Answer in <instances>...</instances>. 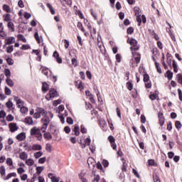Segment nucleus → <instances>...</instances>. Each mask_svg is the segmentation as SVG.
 I'll return each mask as SVG.
<instances>
[{
  "instance_id": "obj_36",
  "label": "nucleus",
  "mask_w": 182,
  "mask_h": 182,
  "mask_svg": "<svg viewBox=\"0 0 182 182\" xmlns=\"http://www.w3.org/2000/svg\"><path fill=\"white\" fill-rule=\"evenodd\" d=\"M77 28L82 31V32H85V28H83V24H82V22H78L77 24Z\"/></svg>"
},
{
  "instance_id": "obj_9",
  "label": "nucleus",
  "mask_w": 182,
  "mask_h": 182,
  "mask_svg": "<svg viewBox=\"0 0 182 182\" xmlns=\"http://www.w3.org/2000/svg\"><path fill=\"white\" fill-rule=\"evenodd\" d=\"M14 101L16 102L18 107H21L23 106V100L19 98V97H14Z\"/></svg>"
},
{
  "instance_id": "obj_43",
  "label": "nucleus",
  "mask_w": 182,
  "mask_h": 182,
  "mask_svg": "<svg viewBox=\"0 0 182 182\" xmlns=\"http://www.w3.org/2000/svg\"><path fill=\"white\" fill-rule=\"evenodd\" d=\"M182 124L181 122L180 121H176L175 122V127L178 130H180V128L181 127Z\"/></svg>"
},
{
  "instance_id": "obj_57",
  "label": "nucleus",
  "mask_w": 182,
  "mask_h": 182,
  "mask_svg": "<svg viewBox=\"0 0 182 182\" xmlns=\"http://www.w3.org/2000/svg\"><path fill=\"white\" fill-rule=\"evenodd\" d=\"M115 58L118 63H120V62H122V55L119 53L117 54Z\"/></svg>"
},
{
  "instance_id": "obj_27",
  "label": "nucleus",
  "mask_w": 182,
  "mask_h": 182,
  "mask_svg": "<svg viewBox=\"0 0 182 182\" xmlns=\"http://www.w3.org/2000/svg\"><path fill=\"white\" fill-rule=\"evenodd\" d=\"M19 158L21 160H26V159H28V154L26 152H22L20 154Z\"/></svg>"
},
{
  "instance_id": "obj_48",
  "label": "nucleus",
  "mask_w": 182,
  "mask_h": 182,
  "mask_svg": "<svg viewBox=\"0 0 182 182\" xmlns=\"http://www.w3.org/2000/svg\"><path fill=\"white\" fill-rule=\"evenodd\" d=\"M134 11H135V15L136 16H141V14H140V9L139 7L134 8Z\"/></svg>"
},
{
  "instance_id": "obj_46",
  "label": "nucleus",
  "mask_w": 182,
  "mask_h": 182,
  "mask_svg": "<svg viewBox=\"0 0 182 182\" xmlns=\"http://www.w3.org/2000/svg\"><path fill=\"white\" fill-rule=\"evenodd\" d=\"M153 179L154 182H161L160 181V178H159V176H157L156 173L153 175Z\"/></svg>"
},
{
  "instance_id": "obj_18",
  "label": "nucleus",
  "mask_w": 182,
  "mask_h": 182,
  "mask_svg": "<svg viewBox=\"0 0 182 182\" xmlns=\"http://www.w3.org/2000/svg\"><path fill=\"white\" fill-rule=\"evenodd\" d=\"M3 18H4V21L5 22L9 23V22H11V21H12V20L11 19V14H4V15L3 16Z\"/></svg>"
},
{
  "instance_id": "obj_11",
  "label": "nucleus",
  "mask_w": 182,
  "mask_h": 182,
  "mask_svg": "<svg viewBox=\"0 0 182 182\" xmlns=\"http://www.w3.org/2000/svg\"><path fill=\"white\" fill-rule=\"evenodd\" d=\"M48 178H50L52 182H59L60 180V178L54 176L53 173H48Z\"/></svg>"
},
{
  "instance_id": "obj_23",
  "label": "nucleus",
  "mask_w": 182,
  "mask_h": 182,
  "mask_svg": "<svg viewBox=\"0 0 182 182\" xmlns=\"http://www.w3.org/2000/svg\"><path fill=\"white\" fill-rule=\"evenodd\" d=\"M32 150H34V151L42 150V146L41 144H33L32 146Z\"/></svg>"
},
{
  "instance_id": "obj_50",
  "label": "nucleus",
  "mask_w": 182,
  "mask_h": 182,
  "mask_svg": "<svg viewBox=\"0 0 182 182\" xmlns=\"http://www.w3.org/2000/svg\"><path fill=\"white\" fill-rule=\"evenodd\" d=\"M6 117V112H5V111H4V110H1L0 111V119H5Z\"/></svg>"
},
{
  "instance_id": "obj_45",
  "label": "nucleus",
  "mask_w": 182,
  "mask_h": 182,
  "mask_svg": "<svg viewBox=\"0 0 182 182\" xmlns=\"http://www.w3.org/2000/svg\"><path fill=\"white\" fill-rule=\"evenodd\" d=\"M34 37L38 43H41V38H39V33H38V32L35 33Z\"/></svg>"
},
{
  "instance_id": "obj_20",
  "label": "nucleus",
  "mask_w": 182,
  "mask_h": 182,
  "mask_svg": "<svg viewBox=\"0 0 182 182\" xmlns=\"http://www.w3.org/2000/svg\"><path fill=\"white\" fill-rule=\"evenodd\" d=\"M18 109H20V112L21 113H22V114H25L26 113H28V107H25V106H21V107H18Z\"/></svg>"
},
{
  "instance_id": "obj_35",
  "label": "nucleus",
  "mask_w": 182,
  "mask_h": 182,
  "mask_svg": "<svg viewBox=\"0 0 182 182\" xmlns=\"http://www.w3.org/2000/svg\"><path fill=\"white\" fill-rule=\"evenodd\" d=\"M173 71L175 73H177L178 72V68H177V63H176V60H173Z\"/></svg>"
},
{
  "instance_id": "obj_16",
  "label": "nucleus",
  "mask_w": 182,
  "mask_h": 182,
  "mask_svg": "<svg viewBox=\"0 0 182 182\" xmlns=\"http://www.w3.org/2000/svg\"><path fill=\"white\" fill-rule=\"evenodd\" d=\"M0 174L1 177H5V176L6 175V169L5 168L4 166H1L0 167Z\"/></svg>"
},
{
  "instance_id": "obj_22",
  "label": "nucleus",
  "mask_w": 182,
  "mask_h": 182,
  "mask_svg": "<svg viewBox=\"0 0 182 182\" xmlns=\"http://www.w3.org/2000/svg\"><path fill=\"white\" fill-rule=\"evenodd\" d=\"M42 90L44 92H48L49 90V85L46 82H43V87H42Z\"/></svg>"
},
{
  "instance_id": "obj_26",
  "label": "nucleus",
  "mask_w": 182,
  "mask_h": 182,
  "mask_svg": "<svg viewBox=\"0 0 182 182\" xmlns=\"http://www.w3.org/2000/svg\"><path fill=\"white\" fill-rule=\"evenodd\" d=\"M6 83H7L8 86H10V87H14V81L11 78H6Z\"/></svg>"
},
{
  "instance_id": "obj_40",
  "label": "nucleus",
  "mask_w": 182,
  "mask_h": 182,
  "mask_svg": "<svg viewBox=\"0 0 182 182\" xmlns=\"http://www.w3.org/2000/svg\"><path fill=\"white\" fill-rule=\"evenodd\" d=\"M18 38L20 41H22L24 43H26V38H25V36H23V35L18 34Z\"/></svg>"
},
{
  "instance_id": "obj_25",
  "label": "nucleus",
  "mask_w": 182,
  "mask_h": 182,
  "mask_svg": "<svg viewBox=\"0 0 182 182\" xmlns=\"http://www.w3.org/2000/svg\"><path fill=\"white\" fill-rule=\"evenodd\" d=\"M26 164L27 166H31L33 164H35V161L32 159H28L26 160Z\"/></svg>"
},
{
  "instance_id": "obj_41",
  "label": "nucleus",
  "mask_w": 182,
  "mask_h": 182,
  "mask_svg": "<svg viewBox=\"0 0 182 182\" xmlns=\"http://www.w3.org/2000/svg\"><path fill=\"white\" fill-rule=\"evenodd\" d=\"M47 7L50 9L52 15H55V11L53 10V7L52 6V5H50V4H47Z\"/></svg>"
},
{
  "instance_id": "obj_59",
  "label": "nucleus",
  "mask_w": 182,
  "mask_h": 182,
  "mask_svg": "<svg viewBox=\"0 0 182 182\" xmlns=\"http://www.w3.org/2000/svg\"><path fill=\"white\" fill-rule=\"evenodd\" d=\"M108 140H109V143L112 144V143H114L116 139H114V136L110 135L109 136H108Z\"/></svg>"
},
{
  "instance_id": "obj_1",
  "label": "nucleus",
  "mask_w": 182,
  "mask_h": 182,
  "mask_svg": "<svg viewBox=\"0 0 182 182\" xmlns=\"http://www.w3.org/2000/svg\"><path fill=\"white\" fill-rule=\"evenodd\" d=\"M31 136H33L38 140V141H42L43 137L42 136V134L41 133V129L33 127L30 130Z\"/></svg>"
},
{
  "instance_id": "obj_49",
  "label": "nucleus",
  "mask_w": 182,
  "mask_h": 182,
  "mask_svg": "<svg viewBox=\"0 0 182 182\" xmlns=\"http://www.w3.org/2000/svg\"><path fill=\"white\" fill-rule=\"evenodd\" d=\"M134 32V28H133V27H129L127 30V33H128V35H132Z\"/></svg>"
},
{
  "instance_id": "obj_17",
  "label": "nucleus",
  "mask_w": 182,
  "mask_h": 182,
  "mask_svg": "<svg viewBox=\"0 0 182 182\" xmlns=\"http://www.w3.org/2000/svg\"><path fill=\"white\" fill-rule=\"evenodd\" d=\"M73 131L74 132L75 136H79V134H80V132L79 131V125L77 124L75 125Z\"/></svg>"
},
{
  "instance_id": "obj_61",
  "label": "nucleus",
  "mask_w": 182,
  "mask_h": 182,
  "mask_svg": "<svg viewBox=\"0 0 182 182\" xmlns=\"http://www.w3.org/2000/svg\"><path fill=\"white\" fill-rule=\"evenodd\" d=\"M17 173L18 174H22V173H25V169H23V168H22V167L18 168Z\"/></svg>"
},
{
  "instance_id": "obj_47",
  "label": "nucleus",
  "mask_w": 182,
  "mask_h": 182,
  "mask_svg": "<svg viewBox=\"0 0 182 182\" xmlns=\"http://www.w3.org/2000/svg\"><path fill=\"white\" fill-rule=\"evenodd\" d=\"M6 60L8 65H12L14 63V59L11 58H6Z\"/></svg>"
},
{
  "instance_id": "obj_4",
  "label": "nucleus",
  "mask_w": 182,
  "mask_h": 182,
  "mask_svg": "<svg viewBox=\"0 0 182 182\" xmlns=\"http://www.w3.org/2000/svg\"><path fill=\"white\" fill-rule=\"evenodd\" d=\"M127 43L131 45V50H139V46H137V41L134 38H131L127 41Z\"/></svg>"
},
{
  "instance_id": "obj_31",
  "label": "nucleus",
  "mask_w": 182,
  "mask_h": 182,
  "mask_svg": "<svg viewBox=\"0 0 182 182\" xmlns=\"http://www.w3.org/2000/svg\"><path fill=\"white\" fill-rule=\"evenodd\" d=\"M135 56H136V57L134 58V60H135L136 63V64L140 63V59H141V55H140V54L138 53H135Z\"/></svg>"
},
{
  "instance_id": "obj_29",
  "label": "nucleus",
  "mask_w": 182,
  "mask_h": 182,
  "mask_svg": "<svg viewBox=\"0 0 182 182\" xmlns=\"http://www.w3.org/2000/svg\"><path fill=\"white\" fill-rule=\"evenodd\" d=\"M4 93L5 95H6V96H11L12 91L11 90V89H9V87H5Z\"/></svg>"
},
{
  "instance_id": "obj_33",
  "label": "nucleus",
  "mask_w": 182,
  "mask_h": 182,
  "mask_svg": "<svg viewBox=\"0 0 182 182\" xmlns=\"http://www.w3.org/2000/svg\"><path fill=\"white\" fill-rule=\"evenodd\" d=\"M42 156H43V152L42 151H38L34 153L35 159H39V157H42Z\"/></svg>"
},
{
  "instance_id": "obj_8",
  "label": "nucleus",
  "mask_w": 182,
  "mask_h": 182,
  "mask_svg": "<svg viewBox=\"0 0 182 182\" xmlns=\"http://www.w3.org/2000/svg\"><path fill=\"white\" fill-rule=\"evenodd\" d=\"M16 139L18 140V141H23L26 139V133L25 132H21L18 134L16 136Z\"/></svg>"
},
{
  "instance_id": "obj_6",
  "label": "nucleus",
  "mask_w": 182,
  "mask_h": 182,
  "mask_svg": "<svg viewBox=\"0 0 182 182\" xmlns=\"http://www.w3.org/2000/svg\"><path fill=\"white\" fill-rule=\"evenodd\" d=\"M9 128L11 133H15L19 129V127L16 122H11L9 124Z\"/></svg>"
},
{
  "instance_id": "obj_38",
  "label": "nucleus",
  "mask_w": 182,
  "mask_h": 182,
  "mask_svg": "<svg viewBox=\"0 0 182 182\" xmlns=\"http://www.w3.org/2000/svg\"><path fill=\"white\" fill-rule=\"evenodd\" d=\"M127 87L128 90H133V84L132 83V81L127 82Z\"/></svg>"
},
{
  "instance_id": "obj_62",
  "label": "nucleus",
  "mask_w": 182,
  "mask_h": 182,
  "mask_svg": "<svg viewBox=\"0 0 182 182\" xmlns=\"http://www.w3.org/2000/svg\"><path fill=\"white\" fill-rule=\"evenodd\" d=\"M94 176L95 177H94L93 182H99V181H100V176L95 175Z\"/></svg>"
},
{
  "instance_id": "obj_28",
  "label": "nucleus",
  "mask_w": 182,
  "mask_h": 182,
  "mask_svg": "<svg viewBox=\"0 0 182 182\" xmlns=\"http://www.w3.org/2000/svg\"><path fill=\"white\" fill-rule=\"evenodd\" d=\"M44 139H46V140H51L52 139V134L49 132H45L43 134Z\"/></svg>"
},
{
  "instance_id": "obj_63",
  "label": "nucleus",
  "mask_w": 182,
  "mask_h": 182,
  "mask_svg": "<svg viewBox=\"0 0 182 182\" xmlns=\"http://www.w3.org/2000/svg\"><path fill=\"white\" fill-rule=\"evenodd\" d=\"M90 143H91L90 138L85 139V144H86V146H90Z\"/></svg>"
},
{
  "instance_id": "obj_10",
  "label": "nucleus",
  "mask_w": 182,
  "mask_h": 182,
  "mask_svg": "<svg viewBox=\"0 0 182 182\" xmlns=\"http://www.w3.org/2000/svg\"><path fill=\"white\" fill-rule=\"evenodd\" d=\"M0 37L4 39L6 38V33L4 31V23H0Z\"/></svg>"
},
{
  "instance_id": "obj_3",
  "label": "nucleus",
  "mask_w": 182,
  "mask_h": 182,
  "mask_svg": "<svg viewBox=\"0 0 182 182\" xmlns=\"http://www.w3.org/2000/svg\"><path fill=\"white\" fill-rule=\"evenodd\" d=\"M41 123H43V126L41 128V130L43 133L46 132V129H48V126H49V123H50V119L49 117L46 115L43 118L41 119Z\"/></svg>"
},
{
  "instance_id": "obj_30",
  "label": "nucleus",
  "mask_w": 182,
  "mask_h": 182,
  "mask_svg": "<svg viewBox=\"0 0 182 182\" xmlns=\"http://www.w3.org/2000/svg\"><path fill=\"white\" fill-rule=\"evenodd\" d=\"M166 75L168 80H171L173 79V72H171V70H168Z\"/></svg>"
},
{
  "instance_id": "obj_54",
  "label": "nucleus",
  "mask_w": 182,
  "mask_h": 182,
  "mask_svg": "<svg viewBox=\"0 0 182 182\" xmlns=\"http://www.w3.org/2000/svg\"><path fill=\"white\" fill-rule=\"evenodd\" d=\"M102 164L104 167H109V161L107 160H102Z\"/></svg>"
},
{
  "instance_id": "obj_24",
  "label": "nucleus",
  "mask_w": 182,
  "mask_h": 182,
  "mask_svg": "<svg viewBox=\"0 0 182 182\" xmlns=\"http://www.w3.org/2000/svg\"><path fill=\"white\" fill-rule=\"evenodd\" d=\"M4 75L6 77V79L11 78V70H9V68H6L4 70Z\"/></svg>"
},
{
  "instance_id": "obj_37",
  "label": "nucleus",
  "mask_w": 182,
  "mask_h": 182,
  "mask_svg": "<svg viewBox=\"0 0 182 182\" xmlns=\"http://www.w3.org/2000/svg\"><path fill=\"white\" fill-rule=\"evenodd\" d=\"M20 49H21V50H28V49H31V46H29V45H28V44H24V45H23V46L20 48Z\"/></svg>"
},
{
  "instance_id": "obj_51",
  "label": "nucleus",
  "mask_w": 182,
  "mask_h": 182,
  "mask_svg": "<svg viewBox=\"0 0 182 182\" xmlns=\"http://www.w3.org/2000/svg\"><path fill=\"white\" fill-rule=\"evenodd\" d=\"M14 119H15V117H14L12 114H9L6 116L7 122H14Z\"/></svg>"
},
{
  "instance_id": "obj_15",
  "label": "nucleus",
  "mask_w": 182,
  "mask_h": 182,
  "mask_svg": "<svg viewBox=\"0 0 182 182\" xmlns=\"http://www.w3.org/2000/svg\"><path fill=\"white\" fill-rule=\"evenodd\" d=\"M6 163L7 166H9V167H11L10 169H12V168H14V161H12L11 158H7Z\"/></svg>"
},
{
  "instance_id": "obj_60",
  "label": "nucleus",
  "mask_w": 182,
  "mask_h": 182,
  "mask_svg": "<svg viewBox=\"0 0 182 182\" xmlns=\"http://www.w3.org/2000/svg\"><path fill=\"white\" fill-rule=\"evenodd\" d=\"M60 103H62V100H57L53 101V106H57L58 105H60Z\"/></svg>"
},
{
  "instance_id": "obj_5",
  "label": "nucleus",
  "mask_w": 182,
  "mask_h": 182,
  "mask_svg": "<svg viewBox=\"0 0 182 182\" xmlns=\"http://www.w3.org/2000/svg\"><path fill=\"white\" fill-rule=\"evenodd\" d=\"M58 96V92H56V90L51 89L49 92V94L46 95V100H51V99H54V97H56Z\"/></svg>"
},
{
  "instance_id": "obj_2",
  "label": "nucleus",
  "mask_w": 182,
  "mask_h": 182,
  "mask_svg": "<svg viewBox=\"0 0 182 182\" xmlns=\"http://www.w3.org/2000/svg\"><path fill=\"white\" fill-rule=\"evenodd\" d=\"M41 116H43V117L48 116V112L42 107H37L33 117L34 119H41Z\"/></svg>"
},
{
  "instance_id": "obj_12",
  "label": "nucleus",
  "mask_w": 182,
  "mask_h": 182,
  "mask_svg": "<svg viewBox=\"0 0 182 182\" xmlns=\"http://www.w3.org/2000/svg\"><path fill=\"white\" fill-rule=\"evenodd\" d=\"M53 58H55L56 61L58 63H62V58H59V53L57 51H55L53 54Z\"/></svg>"
},
{
  "instance_id": "obj_13",
  "label": "nucleus",
  "mask_w": 182,
  "mask_h": 182,
  "mask_svg": "<svg viewBox=\"0 0 182 182\" xmlns=\"http://www.w3.org/2000/svg\"><path fill=\"white\" fill-rule=\"evenodd\" d=\"M24 122L26 123V124H33V119H32L31 117H27L25 118Z\"/></svg>"
},
{
  "instance_id": "obj_55",
  "label": "nucleus",
  "mask_w": 182,
  "mask_h": 182,
  "mask_svg": "<svg viewBox=\"0 0 182 182\" xmlns=\"http://www.w3.org/2000/svg\"><path fill=\"white\" fill-rule=\"evenodd\" d=\"M42 73L45 75L47 77H49L48 75H49V72L48 71V68H43Z\"/></svg>"
},
{
  "instance_id": "obj_39",
  "label": "nucleus",
  "mask_w": 182,
  "mask_h": 182,
  "mask_svg": "<svg viewBox=\"0 0 182 182\" xmlns=\"http://www.w3.org/2000/svg\"><path fill=\"white\" fill-rule=\"evenodd\" d=\"M58 117H59L62 124H64V123H65V117H63V114L59 113L58 114Z\"/></svg>"
},
{
  "instance_id": "obj_53",
  "label": "nucleus",
  "mask_w": 182,
  "mask_h": 182,
  "mask_svg": "<svg viewBox=\"0 0 182 182\" xmlns=\"http://www.w3.org/2000/svg\"><path fill=\"white\" fill-rule=\"evenodd\" d=\"M43 166H38L36 168L37 174H41L43 171Z\"/></svg>"
},
{
  "instance_id": "obj_42",
  "label": "nucleus",
  "mask_w": 182,
  "mask_h": 182,
  "mask_svg": "<svg viewBox=\"0 0 182 182\" xmlns=\"http://www.w3.org/2000/svg\"><path fill=\"white\" fill-rule=\"evenodd\" d=\"M155 66L156 68V70H157L158 73H161V68L160 67V63H155Z\"/></svg>"
},
{
  "instance_id": "obj_64",
  "label": "nucleus",
  "mask_w": 182,
  "mask_h": 182,
  "mask_svg": "<svg viewBox=\"0 0 182 182\" xmlns=\"http://www.w3.org/2000/svg\"><path fill=\"white\" fill-rule=\"evenodd\" d=\"M178 93L179 100L182 102V91L181 89H178Z\"/></svg>"
},
{
  "instance_id": "obj_56",
  "label": "nucleus",
  "mask_w": 182,
  "mask_h": 182,
  "mask_svg": "<svg viewBox=\"0 0 182 182\" xmlns=\"http://www.w3.org/2000/svg\"><path fill=\"white\" fill-rule=\"evenodd\" d=\"M6 107H8V109H11V107H12V106H14V103H12L11 101L9 100L6 103Z\"/></svg>"
},
{
  "instance_id": "obj_14",
  "label": "nucleus",
  "mask_w": 182,
  "mask_h": 182,
  "mask_svg": "<svg viewBox=\"0 0 182 182\" xmlns=\"http://www.w3.org/2000/svg\"><path fill=\"white\" fill-rule=\"evenodd\" d=\"M7 28H9V29L11 31V32H15V26L14 25V23L12 21H9L7 23Z\"/></svg>"
},
{
  "instance_id": "obj_52",
  "label": "nucleus",
  "mask_w": 182,
  "mask_h": 182,
  "mask_svg": "<svg viewBox=\"0 0 182 182\" xmlns=\"http://www.w3.org/2000/svg\"><path fill=\"white\" fill-rule=\"evenodd\" d=\"M159 97V95L157 94H152L149 95V98L151 100H156Z\"/></svg>"
},
{
  "instance_id": "obj_32",
  "label": "nucleus",
  "mask_w": 182,
  "mask_h": 182,
  "mask_svg": "<svg viewBox=\"0 0 182 182\" xmlns=\"http://www.w3.org/2000/svg\"><path fill=\"white\" fill-rule=\"evenodd\" d=\"M75 86L77 87V89H83V85L80 80L75 82Z\"/></svg>"
},
{
  "instance_id": "obj_58",
  "label": "nucleus",
  "mask_w": 182,
  "mask_h": 182,
  "mask_svg": "<svg viewBox=\"0 0 182 182\" xmlns=\"http://www.w3.org/2000/svg\"><path fill=\"white\" fill-rule=\"evenodd\" d=\"M150 80V76H149L148 74H144V82H149Z\"/></svg>"
},
{
  "instance_id": "obj_34",
  "label": "nucleus",
  "mask_w": 182,
  "mask_h": 182,
  "mask_svg": "<svg viewBox=\"0 0 182 182\" xmlns=\"http://www.w3.org/2000/svg\"><path fill=\"white\" fill-rule=\"evenodd\" d=\"M94 90H95V93L97 95V97L98 99L99 102H102V97H100V92H99V90H96V88H94Z\"/></svg>"
},
{
  "instance_id": "obj_19",
  "label": "nucleus",
  "mask_w": 182,
  "mask_h": 182,
  "mask_svg": "<svg viewBox=\"0 0 182 182\" xmlns=\"http://www.w3.org/2000/svg\"><path fill=\"white\" fill-rule=\"evenodd\" d=\"M12 177H16V173L12 172L9 173L5 178H4V180H9V178H12Z\"/></svg>"
},
{
  "instance_id": "obj_21",
  "label": "nucleus",
  "mask_w": 182,
  "mask_h": 182,
  "mask_svg": "<svg viewBox=\"0 0 182 182\" xmlns=\"http://www.w3.org/2000/svg\"><path fill=\"white\" fill-rule=\"evenodd\" d=\"M3 10L5 11V12H7V14H11V7H9V6L7 4L3 5Z\"/></svg>"
},
{
  "instance_id": "obj_7",
  "label": "nucleus",
  "mask_w": 182,
  "mask_h": 182,
  "mask_svg": "<svg viewBox=\"0 0 182 182\" xmlns=\"http://www.w3.org/2000/svg\"><path fill=\"white\" fill-rule=\"evenodd\" d=\"M5 45H12V43H15V37L10 36L5 38L4 41Z\"/></svg>"
},
{
  "instance_id": "obj_44",
  "label": "nucleus",
  "mask_w": 182,
  "mask_h": 182,
  "mask_svg": "<svg viewBox=\"0 0 182 182\" xmlns=\"http://www.w3.org/2000/svg\"><path fill=\"white\" fill-rule=\"evenodd\" d=\"M6 52L7 53H12L14 52V46H10L6 48Z\"/></svg>"
}]
</instances>
